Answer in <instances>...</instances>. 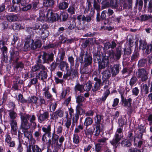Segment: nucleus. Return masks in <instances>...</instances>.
I'll list each match as a JSON object with an SVG mask.
<instances>
[{"label": "nucleus", "instance_id": "c9c22d12", "mask_svg": "<svg viewBox=\"0 0 152 152\" xmlns=\"http://www.w3.org/2000/svg\"><path fill=\"white\" fill-rule=\"evenodd\" d=\"M92 83L90 82H87L84 86V90L88 91L91 89V87Z\"/></svg>", "mask_w": 152, "mask_h": 152}, {"label": "nucleus", "instance_id": "5fc2aeb1", "mask_svg": "<svg viewBox=\"0 0 152 152\" xmlns=\"http://www.w3.org/2000/svg\"><path fill=\"white\" fill-rule=\"evenodd\" d=\"M108 53L110 59L113 60L115 59V53L113 50L109 51Z\"/></svg>", "mask_w": 152, "mask_h": 152}, {"label": "nucleus", "instance_id": "de8ad7c7", "mask_svg": "<svg viewBox=\"0 0 152 152\" xmlns=\"http://www.w3.org/2000/svg\"><path fill=\"white\" fill-rule=\"evenodd\" d=\"M75 8L74 7V5L70 6L69 8L67 9L68 12L70 14L72 15L74 14Z\"/></svg>", "mask_w": 152, "mask_h": 152}, {"label": "nucleus", "instance_id": "0eeeda50", "mask_svg": "<svg viewBox=\"0 0 152 152\" xmlns=\"http://www.w3.org/2000/svg\"><path fill=\"white\" fill-rule=\"evenodd\" d=\"M121 101L123 106L127 108H129L131 106L132 99L130 98L126 99L124 96V93H120Z\"/></svg>", "mask_w": 152, "mask_h": 152}, {"label": "nucleus", "instance_id": "ea45409f", "mask_svg": "<svg viewBox=\"0 0 152 152\" xmlns=\"http://www.w3.org/2000/svg\"><path fill=\"white\" fill-rule=\"evenodd\" d=\"M142 133H139L137 136L135 137L134 139V145H136L137 144V142L138 141V139H141L142 138Z\"/></svg>", "mask_w": 152, "mask_h": 152}, {"label": "nucleus", "instance_id": "f8f14e48", "mask_svg": "<svg viewBox=\"0 0 152 152\" xmlns=\"http://www.w3.org/2000/svg\"><path fill=\"white\" fill-rule=\"evenodd\" d=\"M94 80L96 81V82L94 86L92 87V90L93 91H95L100 89L102 81L101 79L97 77H95Z\"/></svg>", "mask_w": 152, "mask_h": 152}, {"label": "nucleus", "instance_id": "b1692460", "mask_svg": "<svg viewBox=\"0 0 152 152\" xmlns=\"http://www.w3.org/2000/svg\"><path fill=\"white\" fill-rule=\"evenodd\" d=\"M23 132L25 137L29 140H32L34 141V140L32 138V133L31 131L27 130H24Z\"/></svg>", "mask_w": 152, "mask_h": 152}, {"label": "nucleus", "instance_id": "e433bc0d", "mask_svg": "<svg viewBox=\"0 0 152 152\" xmlns=\"http://www.w3.org/2000/svg\"><path fill=\"white\" fill-rule=\"evenodd\" d=\"M93 123L92 119L90 117H88L86 118L85 120L84 124L86 126L91 124Z\"/></svg>", "mask_w": 152, "mask_h": 152}, {"label": "nucleus", "instance_id": "e2e57ef3", "mask_svg": "<svg viewBox=\"0 0 152 152\" xmlns=\"http://www.w3.org/2000/svg\"><path fill=\"white\" fill-rule=\"evenodd\" d=\"M24 67L23 64L21 62H17L16 64L15 68L18 69L19 68H22Z\"/></svg>", "mask_w": 152, "mask_h": 152}, {"label": "nucleus", "instance_id": "72a5a7b5", "mask_svg": "<svg viewBox=\"0 0 152 152\" xmlns=\"http://www.w3.org/2000/svg\"><path fill=\"white\" fill-rule=\"evenodd\" d=\"M40 33L41 36L43 38H45L47 37L49 34V32L48 30H41Z\"/></svg>", "mask_w": 152, "mask_h": 152}, {"label": "nucleus", "instance_id": "6ab92c4d", "mask_svg": "<svg viewBox=\"0 0 152 152\" xmlns=\"http://www.w3.org/2000/svg\"><path fill=\"white\" fill-rule=\"evenodd\" d=\"M38 97H36L34 96H33L29 97L27 101V102L31 103V104H37L38 103Z\"/></svg>", "mask_w": 152, "mask_h": 152}, {"label": "nucleus", "instance_id": "5701e85b", "mask_svg": "<svg viewBox=\"0 0 152 152\" xmlns=\"http://www.w3.org/2000/svg\"><path fill=\"white\" fill-rule=\"evenodd\" d=\"M9 112V115L10 117V118L11 119L10 121H16L15 119L16 118L17 116V114L13 110H9L8 111Z\"/></svg>", "mask_w": 152, "mask_h": 152}, {"label": "nucleus", "instance_id": "ddd939ff", "mask_svg": "<svg viewBox=\"0 0 152 152\" xmlns=\"http://www.w3.org/2000/svg\"><path fill=\"white\" fill-rule=\"evenodd\" d=\"M10 125L11 126V132L12 134H17V124L16 121H10Z\"/></svg>", "mask_w": 152, "mask_h": 152}, {"label": "nucleus", "instance_id": "864d4df0", "mask_svg": "<svg viewBox=\"0 0 152 152\" xmlns=\"http://www.w3.org/2000/svg\"><path fill=\"white\" fill-rule=\"evenodd\" d=\"M102 145L101 143H97L95 145V149L96 152H100Z\"/></svg>", "mask_w": 152, "mask_h": 152}, {"label": "nucleus", "instance_id": "a19ab883", "mask_svg": "<svg viewBox=\"0 0 152 152\" xmlns=\"http://www.w3.org/2000/svg\"><path fill=\"white\" fill-rule=\"evenodd\" d=\"M94 13V11L91 12L90 15L89 16L85 17V22H90L91 20L93 18V15Z\"/></svg>", "mask_w": 152, "mask_h": 152}, {"label": "nucleus", "instance_id": "9b49d317", "mask_svg": "<svg viewBox=\"0 0 152 152\" xmlns=\"http://www.w3.org/2000/svg\"><path fill=\"white\" fill-rule=\"evenodd\" d=\"M47 69L45 67V69H41V70L39 73L37 77L41 80H43L45 79H46L47 76Z\"/></svg>", "mask_w": 152, "mask_h": 152}, {"label": "nucleus", "instance_id": "49530a36", "mask_svg": "<svg viewBox=\"0 0 152 152\" xmlns=\"http://www.w3.org/2000/svg\"><path fill=\"white\" fill-rule=\"evenodd\" d=\"M41 25L39 23H36L35 25V26L33 27V28L34 29L36 30V32L37 33H40V30L41 29Z\"/></svg>", "mask_w": 152, "mask_h": 152}, {"label": "nucleus", "instance_id": "6e6d98bb", "mask_svg": "<svg viewBox=\"0 0 152 152\" xmlns=\"http://www.w3.org/2000/svg\"><path fill=\"white\" fill-rule=\"evenodd\" d=\"M85 98L83 96L81 95H79L77 96L76 98V102H83Z\"/></svg>", "mask_w": 152, "mask_h": 152}, {"label": "nucleus", "instance_id": "2f4dec72", "mask_svg": "<svg viewBox=\"0 0 152 152\" xmlns=\"http://www.w3.org/2000/svg\"><path fill=\"white\" fill-rule=\"evenodd\" d=\"M118 3L117 0H111L110 6L112 8L115 9L118 7Z\"/></svg>", "mask_w": 152, "mask_h": 152}, {"label": "nucleus", "instance_id": "f704fd0d", "mask_svg": "<svg viewBox=\"0 0 152 152\" xmlns=\"http://www.w3.org/2000/svg\"><path fill=\"white\" fill-rule=\"evenodd\" d=\"M60 69L61 70H63L64 68L66 67V69L67 70V69L69 68L68 64L64 61H61L60 62Z\"/></svg>", "mask_w": 152, "mask_h": 152}, {"label": "nucleus", "instance_id": "69168bd1", "mask_svg": "<svg viewBox=\"0 0 152 152\" xmlns=\"http://www.w3.org/2000/svg\"><path fill=\"white\" fill-rule=\"evenodd\" d=\"M68 60L71 66L74 65V58L72 56H69L68 58Z\"/></svg>", "mask_w": 152, "mask_h": 152}, {"label": "nucleus", "instance_id": "2eb2a0df", "mask_svg": "<svg viewBox=\"0 0 152 152\" xmlns=\"http://www.w3.org/2000/svg\"><path fill=\"white\" fill-rule=\"evenodd\" d=\"M108 60L107 58L104 57L101 62L99 61V67L100 69H103L107 66L108 64Z\"/></svg>", "mask_w": 152, "mask_h": 152}, {"label": "nucleus", "instance_id": "393cba45", "mask_svg": "<svg viewBox=\"0 0 152 152\" xmlns=\"http://www.w3.org/2000/svg\"><path fill=\"white\" fill-rule=\"evenodd\" d=\"M69 5L68 3L63 1L60 2L58 4V8L60 10H65L66 9Z\"/></svg>", "mask_w": 152, "mask_h": 152}, {"label": "nucleus", "instance_id": "473e14b6", "mask_svg": "<svg viewBox=\"0 0 152 152\" xmlns=\"http://www.w3.org/2000/svg\"><path fill=\"white\" fill-rule=\"evenodd\" d=\"M141 91L142 93H144L145 94H148V87L147 84H144L142 85L141 87Z\"/></svg>", "mask_w": 152, "mask_h": 152}, {"label": "nucleus", "instance_id": "3c124183", "mask_svg": "<svg viewBox=\"0 0 152 152\" xmlns=\"http://www.w3.org/2000/svg\"><path fill=\"white\" fill-rule=\"evenodd\" d=\"M54 4L53 0H50L45 2L44 5L46 7H50L52 6Z\"/></svg>", "mask_w": 152, "mask_h": 152}, {"label": "nucleus", "instance_id": "f257e3e1", "mask_svg": "<svg viewBox=\"0 0 152 152\" xmlns=\"http://www.w3.org/2000/svg\"><path fill=\"white\" fill-rule=\"evenodd\" d=\"M59 136L55 134H52L51 139H49L48 141V144L49 145H54L58 148H60L62 145V143L64 140V137L62 136L59 138Z\"/></svg>", "mask_w": 152, "mask_h": 152}, {"label": "nucleus", "instance_id": "58836bf2", "mask_svg": "<svg viewBox=\"0 0 152 152\" xmlns=\"http://www.w3.org/2000/svg\"><path fill=\"white\" fill-rule=\"evenodd\" d=\"M116 53L115 54V59L118 60L120 58L121 56V49L119 48L116 49Z\"/></svg>", "mask_w": 152, "mask_h": 152}, {"label": "nucleus", "instance_id": "bf43d9fd", "mask_svg": "<svg viewBox=\"0 0 152 152\" xmlns=\"http://www.w3.org/2000/svg\"><path fill=\"white\" fill-rule=\"evenodd\" d=\"M1 50L2 51L3 54V56H4V58H5L6 60H7V56H5V54H6L7 52V47L3 46L2 48H1Z\"/></svg>", "mask_w": 152, "mask_h": 152}, {"label": "nucleus", "instance_id": "c85d7f7f", "mask_svg": "<svg viewBox=\"0 0 152 152\" xmlns=\"http://www.w3.org/2000/svg\"><path fill=\"white\" fill-rule=\"evenodd\" d=\"M64 115V112L63 111L59 110L56 111L54 113V117L55 118H58V117H61L63 116Z\"/></svg>", "mask_w": 152, "mask_h": 152}, {"label": "nucleus", "instance_id": "0e129e2a", "mask_svg": "<svg viewBox=\"0 0 152 152\" xmlns=\"http://www.w3.org/2000/svg\"><path fill=\"white\" fill-rule=\"evenodd\" d=\"M139 92V90L137 87H135L132 89V92L133 94L137 96L138 95Z\"/></svg>", "mask_w": 152, "mask_h": 152}, {"label": "nucleus", "instance_id": "412c9836", "mask_svg": "<svg viewBox=\"0 0 152 152\" xmlns=\"http://www.w3.org/2000/svg\"><path fill=\"white\" fill-rule=\"evenodd\" d=\"M6 18L7 20L10 22L16 21L18 19L17 16L15 15H7Z\"/></svg>", "mask_w": 152, "mask_h": 152}, {"label": "nucleus", "instance_id": "cd10ccee", "mask_svg": "<svg viewBox=\"0 0 152 152\" xmlns=\"http://www.w3.org/2000/svg\"><path fill=\"white\" fill-rule=\"evenodd\" d=\"M68 17L67 14L66 12L61 13L59 16H58V20L64 21L66 20Z\"/></svg>", "mask_w": 152, "mask_h": 152}, {"label": "nucleus", "instance_id": "338daca9", "mask_svg": "<svg viewBox=\"0 0 152 152\" xmlns=\"http://www.w3.org/2000/svg\"><path fill=\"white\" fill-rule=\"evenodd\" d=\"M31 7V4H29L26 6H23L22 8V10L23 11H27L30 10Z\"/></svg>", "mask_w": 152, "mask_h": 152}, {"label": "nucleus", "instance_id": "dca6fc26", "mask_svg": "<svg viewBox=\"0 0 152 152\" xmlns=\"http://www.w3.org/2000/svg\"><path fill=\"white\" fill-rule=\"evenodd\" d=\"M49 88L48 87H45L43 89V94L45 97L47 99H51L52 98L53 96L49 91Z\"/></svg>", "mask_w": 152, "mask_h": 152}, {"label": "nucleus", "instance_id": "774afa93", "mask_svg": "<svg viewBox=\"0 0 152 152\" xmlns=\"http://www.w3.org/2000/svg\"><path fill=\"white\" fill-rule=\"evenodd\" d=\"M128 152H141V151L138 149L132 148L129 150Z\"/></svg>", "mask_w": 152, "mask_h": 152}, {"label": "nucleus", "instance_id": "4c0bfd02", "mask_svg": "<svg viewBox=\"0 0 152 152\" xmlns=\"http://www.w3.org/2000/svg\"><path fill=\"white\" fill-rule=\"evenodd\" d=\"M75 89L76 91H78L80 92H83L84 90V87L82 85L77 84L75 86Z\"/></svg>", "mask_w": 152, "mask_h": 152}, {"label": "nucleus", "instance_id": "a878e982", "mask_svg": "<svg viewBox=\"0 0 152 152\" xmlns=\"http://www.w3.org/2000/svg\"><path fill=\"white\" fill-rule=\"evenodd\" d=\"M102 77L104 79H107L109 78L111 76V73L108 70H107L102 73Z\"/></svg>", "mask_w": 152, "mask_h": 152}, {"label": "nucleus", "instance_id": "7c9ffc66", "mask_svg": "<svg viewBox=\"0 0 152 152\" xmlns=\"http://www.w3.org/2000/svg\"><path fill=\"white\" fill-rule=\"evenodd\" d=\"M52 124V121H49L48 126L47 127H43L42 129L43 132L45 133L48 132H51V126Z\"/></svg>", "mask_w": 152, "mask_h": 152}, {"label": "nucleus", "instance_id": "c03bdc74", "mask_svg": "<svg viewBox=\"0 0 152 152\" xmlns=\"http://www.w3.org/2000/svg\"><path fill=\"white\" fill-rule=\"evenodd\" d=\"M139 56V53L137 51H135L131 57V60L132 61H135L137 60Z\"/></svg>", "mask_w": 152, "mask_h": 152}, {"label": "nucleus", "instance_id": "680f3d73", "mask_svg": "<svg viewBox=\"0 0 152 152\" xmlns=\"http://www.w3.org/2000/svg\"><path fill=\"white\" fill-rule=\"evenodd\" d=\"M79 138L78 135H73V141L74 143L77 144L79 142Z\"/></svg>", "mask_w": 152, "mask_h": 152}, {"label": "nucleus", "instance_id": "9d476101", "mask_svg": "<svg viewBox=\"0 0 152 152\" xmlns=\"http://www.w3.org/2000/svg\"><path fill=\"white\" fill-rule=\"evenodd\" d=\"M49 114L47 111L44 112L43 113H40L38 117V119L39 122L41 123L48 119Z\"/></svg>", "mask_w": 152, "mask_h": 152}, {"label": "nucleus", "instance_id": "8fccbe9b", "mask_svg": "<svg viewBox=\"0 0 152 152\" xmlns=\"http://www.w3.org/2000/svg\"><path fill=\"white\" fill-rule=\"evenodd\" d=\"M18 100L19 102H20L23 103H25L27 102L26 100L23 97V96L21 94H19L18 96Z\"/></svg>", "mask_w": 152, "mask_h": 152}, {"label": "nucleus", "instance_id": "f3484780", "mask_svg": "<svg viewBox=\"0 0 152 152\" xmlns=\"http://www.w3.org/2000/svg\"><path fill=\"white\" fill-rule=\"evenodd\" d=\"M32 42L31 44V49L35 50L37 48H39L41 46V43L40 40H37L34 42L33 40H32Z\"/></svg>", "mask_w": 152, "mask_h": 152}, {"label": "nucleus", "instance_id": "4468645a", "mask_svg": "<svg viewBox=\"0 0 152 152\" xmlns=\"http://www.w3.org/2000/svg\"><path fill=\"white\" fill-rule=\"evenodd\" d=\"M120 65L119 64H114L111 68V72L112 77H115L119 72Z\"/></svg>", "mask_w": 152, "mask_h": 152}, {"label": "nucleus", "instance_id": "7ed1b4c3", "mask_svg": "<svg viewBox=\"0 0 152 152\" xmlns=\"http://www.w3.org/2000/svg\"><path fill=\"white\" fill-rule=\"evenodd\" d=\"M122 127H119L117 129L116 132L115 133L114 137L112 140L110 141L111 144L116 148L119 143V141L123 137L122 135L123 130Z\"/></svg>", "mask_w": 152, "mask_h": 152}, {"label": "nucleus", "instance_id": "a18cd8bd", "mask_svg": "<svg viewBox=\"0 0 152 152\" xmlns=\"http://www.w3.org/2000/svg\"><path fill=\"white\" fill-rule=\"evenodd\" d=\"M145 49L146 53L148 54H150L152 51V44H151L148 45Z\"/></svg>", "mask_w": 152, "mask_h": 152}, {"label": "nucleus", "instance_id": "13d9d810", "mask_svg": "<svg viewBox=\"0 0 152 152\" xmlns=\"http://www.w3.org/2000/svg\"><path fill=\"white\" fill-rule=\"evenodd\" d=\"M146 60L145 59H142L139 61L138 65L140 67L144 66L146 62Z\"/></svg>", "mask_w": 152, "mask_h": 152}, {"label": "nucleus", "instance_id": "052dcab7", "mask_svg": "<svg viewBox=\"0 0 152 152\" xmlns=\"http://www.w3.org/2000/svg\"><path fill=\"white\" fill-rule=\"evenodd\" d=\"M78 112L77 113L75 114L74 116L72 118L73 122L74 123H76L79 118V115Z\"/></svg>", "mask_w": 152, "mask_h": 152}, {"label": "nucleus", "instance_id": "20e7f679", "mask_svg": "<svg viewBox=\"0 0 152 152\" xmlns=\"http://www.w3.org/2000/svg\"><path fill=\"white\" fill-rule=\"evenodd\" d=\"M20 115L21 119L20 127L24 130H27L31 126L29 124L28 119H29L30 116L29 114L26 113H21Z\"/></svg>", "mask_w": 152, "mask_h": 152}, {"label": "nucleus", "instance_id": "1a4fd4ad", "mask_svg": "<svg viewBox=\"0 0 152 152\" xmlns=\"http://www.w3.org/2000/svg\"><path fill=\"white\" fill-rule=\"evenodd\" d=\"M18 52L12 49L10 51V60L17 62L19 59Z\"/></svg>", "mask_w": 152, "mask_h": 152}, {"label": "nucleus", "instance_id": "423d86ee", "mask_svg": "<svg viewBox=\"0 0 152 152\" xmlns=\"http://www.w3.org/2000/svg\"><path fill=\"white\" fill-rule=\"evenodd\" d=\"M53 54H49L45 52H43V54L39 56L38 62L39 63H48L49 61H51L53 58Z\"/></svg>", "mask_w": 152, "mask_h": 152}, {"label": "nucleus", "instance_id": "f03ea898", "mask_svg": "<svg viewBox=\"0 0 152 152\" xmlns=\"http://www.w3.org/2000/svg\"><path fill=\"white\" fill-rule=\"evenodd\" d=\"M103 118L100 115H97L95 118V123L96 124V130L95 131L94 135L98 136L100 132L104 128V125L101 123L102 122Z\"/></svg>", "mask_w": 152, "mask_h": 152}, {"label": "nucleus", "instance_id": "37998d69", "mask_svg": "<svg viewBox=\"0 0 152 152\" xmlns=\"http://www.w3.org/2000/svg\"><path fill=\"white\" fill-rule=\"evenodd\" d=\"M33 152H41V149L37 145L31 146Z\"/></svg>", "mask_w": 152, "mask_h": 152}, {"label": "nucleus", "instance_id": "4be33fe9", "mask_svg": "<svg viewBox=\"0 0 152 152\" xmlns=\"http://www.w3.org/2000/svg\"><path fill=\"white\" fill-rule=\"evenodd\" d=\"M45 69V66L41 64H37L33 66L31 68V70L33 72H35L40 69Z\"/></svg>", "mask_w": 152, "mask_h": 152}, {"label": "nucleus", "instance_id": "79ce46f5", "mask_svg": "<svg viewBox=\"0 0 152 152\" xmlns=\"http://www.w3.org/2000/svg\"><path fill=\"white\" fill-rule=\"evenodd\" d=\"M93 129L92 128L86 129L85 131V133L87 135L91 136L93 133Z\"/></svg>", "mask_w": 152, "mask_h": 152}, {"label": "nucleus", "instance_id": "c756f323", "mask_svg": "<svg viewBox=\"0 0 152 152\" xmlns=\"http://www.w3.org/2000/svg\"><path fill=\"white\" fill-rule=\"evenodd\" d=\"M121 144L122 146L125 147H129L132 145L130 142L127 139L123 140L121 142Z\"/></svg>", "mask_w": 152, "mask_h": 152}, {"label": "nucleus", "instance_id": "39448f33", "mask_svg": "<svg viewBox=\"0 0 152 152\" xmlns=\"http://www.w3.org/2000/svg\"><path fill=\"white\" fill-rule=\"evenodd\" d=\"M149 72L144 68L138 69L136 73L137 77L142 82H145L148 78Z\"/></svg>", "mask_w": 152, "mask_h": 152}, {"label": "nucleus", "instance_id": "6e6552de", "mask_svg": "<svg viewBox=\"0 0 152 152\" xmlns=\"http://www.w3.org/2000/svg\"><path fill=\"white\" fill-rule=\"evenodd\" d=\"M46 17L47 19L52 21L58 20V15L57 13L53 14L52 11L50 9L47 12Z\"/></svg>", "mask_w": 152, "mask_h": 152}, {"label": "nucleus", "instance_id": "09e8293b", "mask_svg": "<svg viewBox=\"0 0 152 152\" xmlns=\"http://www.w3.org/2000/svg\"><path fill=\"white\" fill-rule=\"evenodd\" d=\"M137 81V78L135 76L133 77L130 79L129 82V84L131 87L136 83Z\"/></svg>", "mask_w": 152, "mask_h": 152}, {"label": "nucleus", "instance_id": "603ef678", "mask_svg": "<svg viewBox=\"0 0 152 152\" xmlns=\"http://www.w3.org/2000/svg\"><path fill=\"white\" fill-rule=\"evenodd\" d=\"M57 104L56 102L54 103H51L50 104V110L51 112L54 111L56 107Z\"/></svg>", "mask_w": 152, "mask_h": 152}, {"label": "nucleus", "instance_id": "aec40b11", "mask_svg": "<svg viewBox=\"0 0 152 152\" xmlns=\"http://www.w3.org/2000/svg\"><path fill=\"white\" fill-rule=\"evenodd\" d=\"M29 116L30 117L29 119L30 124L33 128L35 129L37 126V124L35 122L36 119V116L34 115H29Z\"/></svg>", "mask_w": 152, "mask_h": 152}, {"label": "nucleus", "instance_id": "a211bd4d", "mask_svg": "<svg viewBox=\"0 0 152 152\" xmlns=\"http://www.w3.org/2000/svg\"><path fill=\"white\" fill-rule=\"evenodd\" d=\"M88 52H86L85 54V56H86V57L85 58V64L84 66L85 67L90 65L92 62V58L91 57L89 56H88Z\"/></svg>", "mask_w": 152, "mask_h": 152}, {"label": "nucleus", "instance_id": "4d7b16f0", "mask_svg": "<svg viewBox=\"0 0 152 152\" xmlns=\"http://www.w3.org/2000/svg\"><path fill=\"white\" fill-rule=\"evenodd\" d=\"M110 93V92L109 90L106 91L104 94L103 96L102 97V100L103 101H105Z\"/></svg>", "mask_w": 152, "mask_h": 152}, {"label": "nucleus", "instance_id": "bb28decb", "mask_svg": "<svg viewBox=\"0 0 152 152\" xmlns=\"http://www.w3.org/2000/svg\"><path fill=\"white\" fill-rule=\"evenodd\" d=\"M139 42L140 49L144 50L147 46L146 42L145 41L140 39L139 41Z\"/></svg>", "mask_w": 152, "mask_h": 152}]
</instances>
